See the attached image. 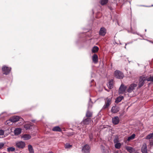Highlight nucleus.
Here are the masks:
<instances>
[{"label":"nucleus","mask_w":153,"mask_h":153,"mask_svg":"<svg viewBox=\"0 0 153 153\" xmlns=\"http://www.w3.org/2000/svg\"><path fill=\"white\" fill-rule=\"evenodd\" d=\"M65 147L66 148H69L72 147V145H70L68 143H67L65 144Z\"/></svg>","instance_id":"473e14b6"},{"label":"nucleus","mask_w":153,"mask_h":153,"mask_svg":"<svg viewBox=\"0 0 153 153\" xmlns=\"http://www.w3.org/2000/svg\"><path fill=\"white\" fill-rule=\"evenodd\" d=\"M20 119V117L18 116H15L11 118V120L13 123L16 122Z\"/></svg>","instance_id":"ddd939ff"},{"label":"nucleus","mask_w":153,"mask_h":153,"mask_svg":"<svg viewBox=\"0 0 153 153\" xmlns=\"http://www.w3.org/2000/svg\"><path fill=\"white\" fill-rule=\"evenodd\" d=\"M31 125L29 124H25L24 125V128L26 129L27 130L28 129H29Z\"/></svg>","instance_id":"c756f323"},{"label":"nucleus","mask_w":153,"mask_h":153,"mask_svg":"<svg viewBox=\"0 0 153 153\" xmlns=\"http://www.w3.org/2000/svg\"><path fill=\"white\" fill-rule=\"evenodd\" d=\"M91 118H85V117L82 121V123L85 125H88L91 122Z\"/></svg>","instance_id":"9d476101"},{"label":"nucleus","mask_w":153,"mask_h":153,"mask_svg":"<svg viewBox=\"0 0 153 153\" xmlns=\"http://www.w3.org/2000/svg\"><path fill=\"white\" fill-rule=\"evenodd\" d=\"M98 47L97 46H95L92 49V52L94 53H96L98 51Z\"/></svg>","instance_id":"b1692460"},{"label":"nucleus","mask_w":153,"mask_h":153,"mask_svg":"<svg viewBox=\"0 0 153 153\" xmlns=\"http://www.w3.org/2000/svg\"><path fill=\"white\" fill-rule=\"evenodd\" d=\"M28 149L30 153H34V151L32 146L31 145H29L28 146Z\"/></svg>","instance_id":"412c9836"},{"label":"nucleus","mask_w":153,"mask_h":153,"mask_svg":"<svg viewBox=\"0 0 153 153\" xmlns=\"http://www.w3.org/2000/svg\"><path fill=\"white\" fill-rule=\"evenodd\" d=\"M112 97H107L105 102V104L103 106L102 109H105L108 107L111 103V99Z\"/></svg>","instance_id":"f257e3e1"},{"label":"nucleus","mask_w":153,"mask_h":153,"mask_svg":"<svg viewBox=\"0 0 153 153\" xmlns=\"http://www.w3.org/2000/svg\"><path fill=\"white\" fill-rule=\"evenodd\" d=\"M126 149L130 153H139L133 148L129 146L126 147Z\"/></svg>","instance_id":"423d86ee"},{"label":"nucleus","mask_w":153,"mask_h":153,"mask_svg":"<svg viewBox=\"0 0 153 153\" xmlns=\"http://www.w3.org/2000/svg\"><path fill=\"white\" fill-rule=\"evenodd\" d=\"M146 80L148 81L153 82V76H150L147 78Z\"/></svg>","instance_id":"2f4dec72"},{"label":"nucleus","mask_w":153,"mask_h":153,"mask_svg":"<svg viewBox=\"0 0 153 153\" xmlns=\"http://www.w3.org/2000/svg\"><path fill=\"white\" fill-rule=\"evenodd\" d=\"M106 33V29L102 27H101L100 30L99 34L100 35L104 36Z\"/></svg>","instance_id":"2eb2a0df"},{"label":"nucleus","mask_w":153,"mask_h":153,"mask_svg":"<svg viewBox=\"0 0 153 153\" xmlns=\"http://www.w3.org/2000/svg\"><path fill=\"white\" fill-rule=\"evenodd\" d=\"M24 140H26L30 139L31 138V136L28 134H24L22 137Z\"/></svg>","instance_id":"a211bd4d"},{"label":"nucleus","mask_w":153,"mask_h":153,"mask_svg":"<svg viewBox=\"0 0 153 153\" xmlns=\"http://www.w3.org/2000/svg\"><path fill=\"white\" fill-rule=\"evenodd\" d=\"M108 0H101L100 3L102 5L106 4L108 2Z\"/></svg>","instance_id":"cd10ccee"},{"label":"nucleus","mask_w":153,"mask_h":153,"mask_svg":"<svg viewBox=\"0 0 153 153\" xmlns=\"http://www.w3.org/2000/svg\"><path fill=\"white\" fill-rule=\"evenodd\" d=\"M123 98V96H121L118 97L116 100L115 102L116 103H118L122 100Z\"/></svg>","instance_id":"5701e85b"},{"label":"nucleus","mask_w":153,"mask_h":153,"mask_svg":"<svg viewBox=\"0 0 153 153\" xmlns=\"http://www.w3.org/2000/svg\"><path fill=\"white\" fill-rule=\"evenodd\" d=\"M11 69L10 68L5 66L2 67V70L3 72V74L6 75H7L9 73Z\"/></svg>","instance_id":"7ed1b4c3"},{"label":"nucleus","mask_w":153,"mask_h":153,"mask_svg":"<svg viewBox=\"0 0 153 153\" xmlns=\"http://www.w3.org/2000/svg\"><path fill=\"white\" fill-rule=\"evenodd\" d=\"M107 85L109 89H111L114 86V81L113 80L111 79L109 81L107 84Z\"/></svg>","instance_id":"4468645a"},{"label":"nucleus","mask_w":153,"mask_h":153,"mask_svg":"<svg viewBox=\"0 0 153 153\" xmlns=\"http://www.w3.org/2000/svg\"><path fill=\"white\" fill-rule=\"evenodd\" d=\"M13 122H12L11 120V118L9 119V120L6 121L5 123V124L7 125H11V123H12Z\"/></svg>","instance_id":"bb28decb"},{"label":"nucleus","mask_w":153,"mask_h":153,"mask_svg":"<svg viewBox=\"0 0 153 153\" xmlns=\"http://www.w3.org/2000/svg\"><path fill=\"white\" fill-rule=\"evenodd\" d=\"M21 132V129L20 128H18L15 129L14 131V133L15 135H18L20 134Z\"/></svg>","instance_id":"aec40b11"},{"label":"nucleus","mask_w":153,"mask_h":153,"mask_svg":"<svg viewBox=\"0 0 153 153\" xmlns=\"http://www.w3.org/2000/svg\"><path fill=\"white\" fill-rule=\"evenodd\" d=\"M4 145V144L3 143H0V149H1Z\"/></svg>","instance_id":"f704fd0d"},{"label":"nucleus","mask_w":153,"mask_h":153,"mask_svg":"<svg viewBox=\"0 0 153 153\" xmlns=\"http://www.w3.org/2000/svg\"><path fill=\"white\" fill-rule=\"evenodd\" d=\"M48 153H53V152H49Z\"/></svg>","instance_id":"e433bc0d"},{"label":"nucleus","mask_w":153,"mask_h":153,"mask_svg":"<svg viewBox=\"0 0 153 153\" xmlns=\"http://www.w3.org/2000/svg\"><path fill=\"white\" fill-rule=\"evenodd\" d=\"M114 75L118 79H122L124 77L123 73L118 70H117L114 72Z\"/></svg>","instance_id":"f03ea898"},{"label":"nucleus","mask_w":153,"mask_h":153,"mask_svg":"<svg viewBox=\"0 0 153 153\" xmlns=\"http://www.w3.org/2000/svg\"><path fill=\"white\" fill-rule=\"evenodd\" d=\"M91 107H90L89 106H88V108H90V107H91Z\"/></svg>","instance_id":"4c0bfd02"},{"label":"nucleus","mask_w":153,"mask_h":153,"mask_svg":"<svg viewBox=\"0 0 153 153\" xmlns=\"http://www.w3.org/2000/svg\"><path fill=\"white\" fill-rule=\"evenodd\" d=\"M92 59L93 62L95 63H97L98 62V57L97 55L94 54L92 57Z\"/></svg>","instance_id":"dca6fc26"},{"label":"nucleus","mask_w":153,"mask_h":153,"mask_svg":"<svg viewBox=\"0 0 153 153\" xmlns=\"http://www.w3.org/2000/svg\"><path fill=\"white\" fill-rule=\"evenodd\" d=\"M52 131H53L60 132L62 131V129L59 126H56L52 128Z\"/></svg>","instance_id":"6ab92c4d"},{"label":"nucleus","mask_w":153,"mask_h":153,"mask_svg":"<svg viewBox=\"0 0 153 153\" xmlns=\"http://www.w3.org/2000/svg\"><path fill=\"white\" fill-rule=\"evenodd\" d=\"M92 112L90 111H88L86 114L85 116L87 118H90L92 117Z\"/></svg>","instance_id":"4be33fe9"},{"label":"nucleus","mask_w":153,"mask_h":153,"mask_svg":"<svg viewBox=\"0 0 153 153\" xmlns=\"http://www.w3.org/2000/svg\"><path fill=\"white\" fill-rule=\"evenodd\" d=\"M137 85L136 84L133 83L131 84L127 90V91L128 93L131 92L136 87Z\"/></svg>","instance_id":"39448f33"},{"label":"nucleus","mask_w":153,"mask_h":153,"mask_svg":"<svg viewBox=\"0 0 153 153\" xmlns=\"http://www.w3.org/2000/svg\"><path fill=\"white\" fill-rule=\"evenodd\" d=\"M4 134V131L2 130H0V135L3 136Z\"/></svg>","instance_id":"c9c22d12"},{"label":"nucleus","mask_w":153,"mask_h":153,"mask_svg":"<svg viewBox=\"0 0 153 153\" xmlns=\"http://www.w3.org/2000/svg\"><path fill=\"white\" fill-rule=\"evenodd\" d=\"M112 122L114 125H117L119 123L120 121L119 117L117 116H115L112 118Z\"/></svg>","instance_id":"1a4fd4ad"},{"label":"nucleus","mask_w":153,"mask_h":153,"mask_svg":"<svg viewBox=\"0 0 153 153\" xmlns=\"http://www.w3.org/2000/svg\"><path fill=\"white\" fill-rule=\"evenodd\" d=\"M89 138L90 140H91L93 138V134L92 133H91L89 135Z\"/></svg>","instance_id":"72a5a7b5"},{"label":"nucleus","mask_w":153,"mask_h":153,"mask_svg":"<svg viewBox=\"0 0 153 153\" xmlns=\"http://www.w3.org/2000/svg\"><path fill=\"white\" fill-rule=\"evenodd\" d=\"M120 110V108L117 106H114L112 107L111 109V111L113 113H117Z\"/></svg>","instance_id":"9b49d317"},{"label":"nucleus","mask_w":153,"mask_h":153,"mask_svg":"<svg viewBox=\"0 0 153 153\" xmlns=\"http://www.w3.org/2000/svg\"><path fill=\"white\" fill-rule=\"evenodd\" d=\"M141 152L143 153H147V147L146 144H143L141 149Z\"/></svg>","instance_id":"f3484780"},{"label":"nucleus","mask_w":153,"mask_h":153,"mask_svg":"<svg viewBox=\"0 0 153 153\" xmlns=\"http://www.w3.org/2000/svg\"><path fill=\"white\" fill-rule=\"evenodd\" d=\"M127 88V87L125 86L123 84H122L119 90V94H122L126 91Z\"/></svg>","instance_id":"0eeeda50"},{"label":"nucleus","mask_w":153,"mask_h":153,"mask_svg":"<svg viewBox=\"0 0 153 153\" xmlns=\"http://www.w3.org/2000/svg\"><path fill=\"white\" fill-rule=\"evenodd\" d=\"M7 151L8 152H13L15 150V149L14 147H10L7 148Z\"/></svg>","instance_id":"7c9ffc66"},{"label":"nucleus","mask_w":153,"mask_h":153,"mask_svg":"<svg viewBox=\"0 0 153 153\" xmlns=\"http://www.w3.org/2000/svg\"><path fill=\"white\" fill-rule=\"evenodd\" d=\"M146 80V79H143L142 77H140L138 85L139 87L140 88L142 86L144 83V81Z\"/></svg>","instance_id":"f8f14e48"},{"label":"nucleus","mask_w":153,"mask_h":153,"mask_svg":"<svg viewBox=\"0 0 153 153\" xmlns=\"http://www.w3.org/2000/svg\"><path fill=\"white\" fill-rule=\"evenodd\" d=\"M121 145L120 143H117L115 145V147L116 149H119L120 148Z\"/></svg>","instance_id":"c85d7f7f"},{"label":"nucleus","mask_w":153,"mask_h":153,"mask_svg":"<svg viewBox=\"0 0 153 153\" xmlns=\"http://www.w3.org/2000/svg\"><path fill=\"white\" fill-rule=\"evenodd\" d=\"M152 137H153V132L147 135L146 137V139L149 140L152 138Z\"/></svg>","instance_id":"a878e982"},{"label":"nucleus","mask_w":153,"mask_h":153,"mask_svg":"<svg viewBox=\"0 0 153 153\" xmlns=\"http://www.w3.org/2000/svg\"><path fill=\"white\" fill-rule=\"evenodd\" d=\"M90 150L89 146L87 144L84 146L82 148V151L84 153H89Z\"/></svg>","instance_id":"20e7f679"},{"label":"nucleus","mask_w":153,"mask_h":153,"mask_svg":"<svg viewBox=\"0 0 153 153\" xmlns=\"http://www.w3.org/2000/svg\"><path fill=\"white\" fill-rule=\"evenodd\" d=\"M16 145L19 148H23L25 146V144L23 141H19L16 143Z\"/></svg>","instance_id":"6e6552de"},{"label":"nucleus","mask_w":153,"mask_h":153,"mask_svg":"<svg viewBox=\"0 0 153 153\" xmlns=\"http://www.w3.org/2000/svg\"><path fill=\"white\" fill-rule=\"evenodd\" d=\"M135 136V134H132L127 139V141H129L131 140L134 139Z\"/></svg>","instance_id":"393cba45"}]
</instances>
